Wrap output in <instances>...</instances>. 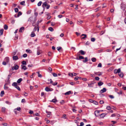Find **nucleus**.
Listing matches in <instances>:
<instances>
[{
  "mask_svg": "<svg viewBox=\"0 0 126 126\" xmlns=\"http://www.w3.org/2000/svg\"><path fill=\"white\" fill-rule=\"evenodd\" d=\"M17 84L16 82L13 83L12 84V85L15 86V87L16 88L18 91H20V89L19 87L17 85Z\"/></svg>",
  "mask_w": 126,
  "mask_h": 126,
  "instance_id": "nucleus-1",
  "label": "nucleus"
},
{
  "mask_svg": "<svg viewBox=\"0 0 126 126\" xmlns=\"http://www.w3.org/2000/svg\"><path fill=\"white\" fill-rule=\"evenodd\" d=\"M35 18H36V17H33L32 16L30 17L28 19V21H29L31 23H32L34 21V19Z\"/></svg>",
  "mask_w": 126,
  "mask_h": 126,
  "instance_id": "nucleus-2",
  "label": "nucleus"
},
{
  "mask_svg": "<svg viewBox=\"0 0 126 126\" xmlns=\"http://www.w3.org/2000/svg\"><path fill=\"white\" fill-rule=\"evenodd\" d=\"M19 67V66L17 65H15L14 67L12 66V70H17Z\"/></svg>",
  "mask_w": 126,
  "mask_h": 126,
  "instance_id": "nucleus-3",
  "label": "nucleus"
},
{
  "mask_svg": "<svg viewBox=\"0 0 126 126\" xmlns=\"http://www.w3.org/2000/svg\"><path fill=\"white\" fill-rule=\"evenodd\" d=\"M121 70L120 68L118 69V70L115 69L114 70V72L115 74L119 73L120 72Z\"/></svg>",
  "mask_w": 126,
  "mask_h": 126,
  "instance_id": "nucleus-4",
  "label": "nucleus"
},
{
  "mask_svg": "<svg viewBox=\"0 0 126 126\" xmlns=\"http://www.w3.org/2000/svg\"><path fill=\"white\" fill-rule=\"evenodd\" d=\"M42 53V51L41 50L38 49L37 51V55H39Z\"/></svg>",
  "mask_w": 126,
  "mask_h": 126,
  "instance_id": "nucleus-5",
  "label": "nucleus"
},
{
  "mask_svg": "<svg viewBox=\"0 0 126 126\" xmlns=\"http://www.w3.org/2000/svg\"><path fill=\"white\" fill-rule=\"evenodd\" d=\"M12 58L14 60L16 61L18 59V57L17 56H14Z\"/></svg>",
  "mask_w": 126,
  "mask_h": 126,
  "instance_id": "nucleus-6",
  "label": "nucleus"
},
{
  "mask_svg": "<svg viewBox=\"0 0 126 126\" xmlns=\"http://www.w3.org/2000/svg\"><path fill=\"white\" fill-rule=\"evenodd\" d=\"M24 29V27H21L20 29L19 30V32H22Z\"/></svg>",
  "mask_w": 126,
  "mask_h": 126,
  "instance_id": "nucleus-7",
  "label": "nucleus"
},
{
  "mask_svg": "<svg viewBox=\"0 0 126 126\" xmlns=\"http://www.w3.org/2000/svg\"><path fill=\"white\" fill-rule=\"evenodd\" d=\"M106 88H104L103 89L101 90L100 91V92L101 93H103L106 92Z\"/></svg>",
  "mask_w": 126,
  "mask_h": 126,
  "instance_id": "nucleus-8",
  "label": "nucleus"
},
{
  "mask_svg": "<svg viewBox=\"0 0 126 126\" xmlns=\"http://www.w3.org/2000/svg\"><path fill=\"white\" fill-rule=\"evenodd\" d=\"M47 2L46 1L43 3L42 6L43 7V8L45 7V6H46V5H47Z\"/></svg>",
  "mask_w": 126,
  "mask_h": 126,
  "instance_id": "nucleus-9",
  "label": "nucleus"
},
{
  "mask_svg": "<svg viewBox=\"0 0 126 126\" xmlns=\"http://www.w3.org/2000/svg\"><path fill=\"white\" fill-rule=\"evenodd\" d=\"M5 60L6 63H8L9 62V57H5Z\"/></svg>",
  "mask_w": 126,
  "mask_h": 126,
  "instance_id": "nucleus-10",
  "label": "nucleus"
},
{
  "mask_svg": "<svg viewBox=\"0 0 126 126\" xmlns=\"http://www.w3.org/2000/svg\"><path fill=\"white\" fill-rule=\"evenodd\" d=\"M106 115V114L105 113H102L100 114V116L101 118H103Z\"/></svg>",
  "mask_w": 126,
  "mask_h": 126,
  "instance_id": "nucleus-11",
  "label": "nucleus"
},
{
  "mask_svg": "<svg viewBox=\"0 0 126 126\" xmlns=\"http://www.w3.org/2000/svg\"><path fill=\"white\" fill-rule=\"evenodd\" d=\"M21 66L22 67V69H23L24 70H26L27 69V68L26 67L23 65H21Z\"/></svg>",
  "mask_w": 126,
  "mask_h": 126,
  "instance_id": "nucleus-12",
  "label": "nucleus"
},
{
  "mask_svg": "<svg viewBox=\"0 0 126 126\" xmlns=\"http://www.w3.org/2000/svg\"><path fill=\"white\" fill-rule=\"evenodd\" d=\"M40 23V21H38L36 23L37 25V31L38 32L39 30V27H38L39 23Z\"/></svg>",
  "mask_w": 126,
  "mask_h": 126,
  "instance_id": "nucleus-13",
  "label": "nucleus"
},
{
  "mask_svg": "<svg viewBox=\"0 0 126 126\" xmlns=\"http://www.w3.org/2000/svg\"><path fill=\"white\" fill-rule=\"evenodd\" d=\"M34 32H32L31 33V36L32 37H33L35 36V34Z\"/></svg>",
  "mask_w": 126,
  "mask_h": 126,
  "instance_id": "nucleus-14",
  "label": "nucleus"
},
{
  "mask_svg": "<svg viewBox=\"0 0 126 126\" xmlns=\"http://www.w3.org/2000/svg\"><path fill=\"white\" fill-rule=\"evenodd\" d=\"M84 36L83 37H82V39H84L87 38V35L85 34H82L81 35V36Z\"/></svg>",
  "mask_w": 126,
  "mask_h": 126,
  "instance_id": "nucleus-15",
  "label": "nucleus"
},
{
  "mask_svg": "<svg viewBox=\"0 0 126 126\" xmlns=\"http://www.w3.org/2000/svg\"><path fill=\"white\" fill-rule=\"evenodd\" d=\"M36 20V18H35L34 19V21L32 22V26H35V23Z\"/></svg>",
  "mask_w": 126,
  "mask_h": 126,
  "instance_id": "nucleus-16",
  "label": "nucleus"
},
{
  "mask_svg": "<svg viewBox=\"0 0 126 126\" xmlns=\"http://www.w3.org/2000/svg\"><path fill=\"white\" fill-rule=\"evenodd\" d=\"M4 30L3 29H1L0 30V36L3 35Z\"/></svg>",
  "mask_w": 126,
  "mask_h": 126,
  "instance_id": "nucleus-17",
  "label": "nucleus"
},
{
  "mask_svg": "<svg viewBox=\"0 0 126 126\" xmlns=\"http://www.w3.org/2000/svg\"><path fill=\"white\" fill-rule=\"evenodd\" d=\"M6 108L5 107H2L1 108V111L2 112L4 113L5 112Z\"/></svg>",
  "mask_w": 126,
  "mask_h": 126,
  "instance_id": "nucleus-18",
  "label": "nucleus"
},
{
  "mask_svg": "<svg viewBox=\"0 0 126 126\" xmlns=\"http://www.w3.org/2000/svg\"><path fill=\"white\" fill-rule=\"evenodd\" d=\"M22 78H20L17 80V82L18 83H20L22 80Z\"/></svg>",
  "mask_w": 126,
  "mask_h": 126,
  "instance_id": "nucleus-19",
  "label": "nucleus"
},
{
  "mask_svg": "<svg viewBox=\"0 0 126 126\" xmlns=\"http://www.w3.org/2000/svg\"><path fill=\"white\" fill-rule=\"evenodd\" d=\"M57 50L60 52H61L63 51L62 48H57Z\"/></svg>",
  "mask_w": 126,
  "mask_h": 126,
  "instance_id": "nucleus-20",
  "label": "nucleus"
},
{
  "mask_svg": "<svg viewBox=\"0 0 126 126\" xmlns=\"http://www.w3.org/2000/svg\"><path fill=\"white\" fill-rule=\"evenodd\" d=\"M45 90L47 92L51 91L50 89L48 87H46L45 89Z\"/></svg>",
  "mask_w": 126,
  "mask_h": 126,
  "instance_id": "nucleus-21",
  "label": "nucleus"
},
{
  "mask_svg": "<svg viewBox=\"0 0 126 126\" xmlns=\"http://www.w3.org/2000/svg\"><path fill=\"white\" fill-rule=\"evenodd\" d=\"M71 93V91H69L68 92L64 94L65 95H68L70 94Z\"/></svg>",
  "mask_w": 126,
  "mask_h": 126,
  "instance_id": "nucleus-22",
  "label": "nucleus"
},
{
  "mask_svg": "<svg viewBox=\"0 0 126 126\" xmlns=\"http://www.w3.org/2000/svg\"><path fill=\"white\" fill-rule=\"evenodd\" d=\"M25 1H21L20 2V4L21 5H25Z\"/></svg>",
  "mask_w": 126,
  "mask_h": 126,
  "instance_id": "nucleus-23",
  "label": "nucleus"
},
{
  "mask_svg": "<svg viewBox=\"0 0 126 126\" xmlns=\"http://www.w3.org/2000/svg\"><path fill=\"white\" fill-rule=\"evenodd\" d=\"M79 52L82 55H84L85 54L84 52L82 50H80L79 51Z\"/></svg>",
  "mask_w": 126,
  "mask_h": 126,
  "instance_id": "nucleus-24",
  "label": "nucleus"
},
{
  "mask_svg": "<svg viewBox=\"0 0 126 126\" xmlns=\"http://www.w3.org/2000/svg\"><path fill=\"white\" fill-rule=\"evenodd\" d=\"M96 59L95 58H93L91 59V60L93 62H95L96 61Z\"/></svg>",
  "mask_w": 126,
  "mask_h": 126,
  "instance_id": "nucleus-25",
  "label": "nucleus"
},
{
  "mask_svg": "<svg viewBox=\"0 0 126 126\" xmlns=\"http://www.w3.org/2000/svg\"><path fill=\"white\" fill-rule=\"evenodd\" d=\"M119 75L120 77H122L124 76V75L121 72L120 74H119Z\"/></svg>",
  "mask_w": 126,
  "mask_h": 126,
  "instance_id": "nucleus-26",
  "label": "nucleus"
},
{
  "mask_svg": "<svg viewBox=\"0 0 126 126\" xmlns=\"http://www.w3.org/2000/svg\"><path fill=\"white\" fill-rule=\"evenodd\" d=\"M48 30L51 32H52L53 31L54 29L51 27H49L48 28Z\"/></svg>",
  "mask_w": 126,
  "mask_h": 126,
  "instance_id": "nucleus-27",
  "label": "nucleus"
},
{
  "mask_svg": "<svg viewBox=\"0 0 126 126\" xmlns=\"http://www.w3.org/2000/svg\"><path fill=\"white\" fill-rule=\"evenodd\" d=\"M8 28V26L6 25H5L4 26V28L5 30H7Z\"/></svg>",
  "mask_w": 126,
  "mask_h": 126,
  "instance_id": "nucleus-28",
  "label": "nucleus"
},
{
  "mask_svg": "<svg viewBox=\"0 0 126 126\" xmlns=\"http://www.w3.org/2000/svg\"><path fill=\"white\" fill-rule=\"evenodd\" d=\"M107 109L109 110H111V108L110 106H107L106 107Z\"/></svg>",
  "mask_w": 126,
  "mask_h": 126,
  "instance_id": "nucleus-29",
  "label": "nucleus"
},
{
  "mask_svg": "<svg viewBox=\"0 0 126 126\" xmlns=\"http://www.w3.org/2000/svg\"><path fill=\"white\" fill-rule=\"evenodd\" d=\"M22 13L21 12H19L18 13V15H17V17H18L22 15Z\"/></svg>",
  "mask_w": 126,
  "mask_h": 126,
  "instance_id": "nucleus-30",
  "label": "nucleus"
},
{
  "mask_svg": "<svg viewBox=\"0 0 126 126\" xmlns=\"http://www.w3.org/2000/svg\"><path fill=\"white\" fill-rule=\"evenodd\" d=\"M57 101V99H52V101H50L53 102L54 103L56 102Z\"/></svg>",
  "mask_w": 126,
  "mask_h": 126,
  "instance_id": "nucleus-31",
  "label": "nucleus"
},
{
  "mask_svg": "<svg viewBox=\"0 0 126 126\" xmlns=\"http://www.w3.org/2000/svg\"><path fill=\"white\" fill-rule=\"evenodd\" d=\"M103 84V83L101 82H99L98 83V84L99 86H101Z\"/></svg>",
  "mask_w": 126,
  "mask_h": 126,
  "instance_id": "nucleus-32",
  "label": "nucleus"
},
{
  "mask_svg": "<svg viewBox=\"0 0 126 126\" xmlns=\"http://www.w3.org/2000/svg\"><path fill=\"white\" fill-rule=\"evenodd\" d=\"M26 51L29 53H31L32 52L29 49H26Z\"/></svg>",
  "mask_w": 126,
  "mask_h": 126,
  "instance_id": "nucleus-33",
  "label": "nucleus"
},
{
  "mask_svg": "<svg viewBox=\"0 0 126 126\" xmlns=\"http://www.w3.org/2000/svg\"><path fill=\"white\" fill-rule=\"evenodd\" d=\"M33 115L34 116H40L39 114L37 113H36L35 114H33Z\"/></svg>",
  "mask_w": 126,
  "mask_h": 126,
  "instance_id": "nucleus-34",
  "label": "nucleus"
},
{
  "mask_svg": "<svg viewBox=\"0 0 126 126\" xmlns=\"http://www.w3.org/2000/svg\"><path fill=\"white\" fill-rule=\"evenodd\" d=\"M17 51L16 50L15 51L12 53V54L14 56L16 54Z\"/></svg>",
  "mask_w": 126,
  "mask_h": 126,
  "instance_id": "nucleus-35",
  "label": "nucleus"
},
{
  "mask_svg": "<svg viewBox=\"0 0 126 126\" xmlns=\"http://www.w3.org/2000/svg\"><path fill=\"white\" fill-rule=\"evenodd\" d=\"M42 2L41 1H40L38 3L37 5L38 6H40L41 5Z\"/></svg>",
  "mask_w": 126,
  "mask_h": 126,
  "instance_id": "nucleus-36",
  "label": "nucleus"
},
{
  "mask_svg": "<svg viewBox=\"0 0 126 126\" xmlns=\"http://www.w3.org/2000/svg\"><path fill=\"white\" fill-rule=\"evenodd\" d=\"M88 61L87 58V57H85V60H83V61L84 63H85L87 62Z\"/></svg>",
  "mask_w": 126,
  "mask_h": 126,
  "instance_id": "nucleus-37",
  "label": "nucleus"
},
{
  "mask_svg": "<svg viewBox=\"0 0 126 126\" xmlns=\"http://www.w3.org/2000/svg\"><path fill=\"white\" fill-rule=\"evenodd\" d=\"M37 27L36 26H35L33 30V32H35L37 30Z\"/></svg>",
  "mask_w": 126,
  "mask_h": 126,
  "instance_id": "nucleus-38",
  "label": "nucleus"
},
{
  "mask_svg": "<svg viewBox=\"0 0 126 126\" xmlns=\"http://www.w3.org/2000/svg\"><path fill=\"white\" fill-rule=\"evenodd\" d=\"M38 74V77H42V75L40 74L39 72H37Z\"/></svg>",
  "mask_w": 126,
  "mask_h": 126,
  "instance_id": "nucleus-39",
  "label": "nucleus"
},
{
  "mask_svg": "<svg viewBox=\"0 0 126 126\" xmlns=\"http://www.w3.org/2000/svg\"><path fill=\"white\" fill-rule=\"evenodd\" d=\"M95 40V39L94 38H91V41L92 42H94Z\"/></svg>",
  "mask_w": 126,
  "mask_h": 126,
  "instance_id": "nucleus-40",
  "label": "nucleus"
},
{
  "mask_svg": "<svg viewBox=\"0 0 126 126\" xmlns=\"http://www.w3.org/2000/svg\"><path fill=\"white\" fill-rule=\"evenodd\" d=\"M4 94V92L3 91H1V93H0V95L1 96H2L3 94Z\"/></svg>",
  "mask_w": 126,
  "mask_h": 126,
  "instance_id": "nucleus-41",
  "label": "nucleus"
},
{
  "mask_svg": "<svg viewBox=\"0 0 126 126\" xmlns=\"http://www.w3.org/2000/svg\"><path fill=\"white\" fill-rule=\"evenodd\" d=\"M21 63L23 64V65L26 64V62L25 61H23Z\"/></svg>",
  "mask_w": 126,
  "mask_h": 126,
  "instance_id": "nucleus-42",
  "label": "nucleus"
},
{
  "mask_svg": "<svg viewBox=\"0 0 126 126\" xmlns=\"http://www.w3.org/2000/svg\"><path fill=\"white\" fill-rule=\"evenodd\" d=\"M95 80L98 81L99 80V78L98 77H95Z\"/></svg>",
  "mask_w": 126,
  "mask_h": 126,
  "instance_id": "nucleus-43",
  "label": "nucleus"
},
{
  "mask_svg": "<svg viewBox=\"0 0 126 126\" xmlns=\"http://www.w3.org/2000/svg\"><path fill=\"white\" fill-rule=\"evenodd\" d=\"M15 11L16 13H17L18 12V8H15Z\"/></svg>",
  "mask_w": 126,
  "mask_h": 126,
  "instance_id": "nucleus-44",
  "label": "nucleus"
},
{
  "mask_svg": "<svg viewBox=\"0 0 126 126\" xmlns=\"http://www.w3.org/2000/svg\"><path fill=\"white\" fill-rule=\"evenodd\" d=\"M97 67H102V64L101 63H99L98 64Z\"/></svg>",
  "mask_w": 126,
  "mask_h": 126,
  "instance_id": "nucleus-45",
  "label": "nucleus"
},
{
  "mask_svg": "<svg viewBox=\"0 0 126 126\" xmlns=\"http://www.w3.org/2000/svg\"><path fill=\"white\" fill-rule=\"evenodd\" d=\"M27 56V55L26 54H24L23 55V57L24 58H25Z\"/></svg>",
  "mask_w": 126,
  "mask_h": 126,
  "instance_id": "nucleus-46",
  "label": "nucleus"
},
{
  "mask_svg": "<svg viewBox=\"0 0 126 126\" xmlns=\"http://www.w3.org/2000/svg\"><path fill=\"white\" fill-rule=\"evenodd\" d=\"M11 75H12L11 74H10L8 75V81H9V79L10 78V76H11Z\"/></svg>",
  "mask_w": 126,
  "mask_h": 126,
  "instance_id": "nucleus-47",
  "label": "nucleus"
},
{
  "mask_svg": "<svg viewBox=\"0 0 126 126\" xmlns=\"http://www.w3.org/2000/svg\"><path fill=\"white\" fill-rule=\"evenodd\" d=\"M53 75L54 77H56L57 76V74L55 73H53Z\"/></svg>",
  "mask_w": 126,
  "mask_h": 126,
  "instance_id": "nucleus-48",
  "label": "nucleus"
},
{
  "mask_svg": "<svg viewBox=\"0 0 126 126\" xmlns=\"http://www.w3.org/2000/svg\"><path fill=\"white\" fill-rule=\"evenodd\" d=\"M79 59H84V57L83 56H80L79 57Z\"/></svg>",
  "mask_w": 126,
  "mask_h": 126,
  "instance_id": "nucleus-49",
  "label": "nucleus"
},
{
  "mask_svg": "<svg viewBox=\"0 0 126 126\" xmlns=\"http://www.w3.org/2000/svg\"><path fill=\"white\" fill-rule=\"evenodd\" d=\"M52 84L53 85H56L58 83L57 82H54L53 83H52Z\"/></svg>",
  "mask_w": 126,
  "mask_h": 126,
  "instance_id": "nucleus-50",
  "label": "nucleus"
},
{
  "mask_svg": "<svg viewBox=\"0 0 126 126\" xmlns=\"http://www.w3.org/2000/svg\"><path fill=\"white\" fill-rule=\"evenodd\" d=\"M48 55L49 56H50L51 55L52 53L51 52H48Z\"/></svg>",
  "mask_w": 126,
  "mask_h": 126,
  "instance_id": "nucleus-51",
  "label": "nucleus"
},
{
  "mask_svg": "<svg viewBox=\"0 0 126 126\" xmlns=\"http://www.w3.org/2000/svg\"><path fill=\"white\" fill-rule=\"evenodd\" d=\"M79 77H76L74 78V80H78Z\"/></svg>",
  "mask_w": 126,
  "mask_h": 126,
  "instance_id": "nucleus-52",
  "label": "nucleus"
},
{
  "mask_svg": "<svg viewBox=\"0 0 126 126\" xmlns=\"http://www.w3.org/2000/svg\"><path fill=\"white\" fill-rule=\"evenodd\" d=\"M93 103L95 104V105H97L98 104V102L95 101H93Z\"/></svg>",
  "mask_w": 126,
  "mask_h": 126,
  "instance_id": "nucleus-53",
  "label": "nucleus"
},
{
  "mask_svg": "<svg viewBox=\"0 0 126 126\" xmlns=\"http://www.w3.org/2000/svg\"><path fill=\"white\" fill-rule=\"evenodd\" d=\"M46 6H47V7H46V9H49L50 6V5L49 4H47L46 5Z\"/></svg>",
  "mask_w": 126,
  "mask_h": 126,
  "instance_id": "nucleus-54",
  "label": "nucleus"
},
{
  "mask_svg": "<svg viewBox=\"0 0 126 126\" xmlns=\"http://www.w3.org/2000/svg\"><path fill=\"white\" fill-rule=\"evenodd\" d=\"M109 97L111 99H112L114 98V97L112 95H109Z\"/></svg>",
  "mask_w": 126,
  "mask_h": 126,
  "instance_id": "nucleus-55",
  "label": "nucleus"
},
{
  "mask_svg": "<svg viewBox=\"0 0 126 126\" xmlns=\"http://www.w3.org/2000/svg\"><path fill=\"white\" fill-rule=\"evenodd\" d=\"M98 74L97 75L100 76H101L102 75V73L100 72H98Z\"/></svg>",
  "mask_w": 126,
  "mask_h": 126,
  "instance_id": "nucleus-56",
  "label": "nucleus"
},
{
  "mask_svg": "<svg viewBox=\"0 0 126 126\" xmlns=\"http://www.w3.org/2000/svg\"><path fill=\"white\" fill-rule=\"evenodd\" d=\"M46 112L48 114H50L51 113V112L50 111H47L46 110Z\"/></svg>",
  "mask_w": 126,
  "mask_h": 126,
  "instance_id": "nucleus-57",
  "label": "nucleus"
},
{
  "mask_svg": "<svg viewBox=\"0 0 126 126\" xmlns=\"http://www.w3.org/2000/svg\"><path fill=\"white\" fill-rule=\"evenodd\" d=\"M2 125L4 126H7V124L6 123H4L2 124Z\"/></svg>",
  "mask_w": 126,
  "mask_h": 126,
  "instance_id": "nucleus-58",
  "label": "nucleus"
},
{
  "mask_svg": "<svg viewBox=\"0 0 126 126\" xmlns=\"http://www.w3.org/2000/svg\"><path fill=\"white\" fill-rule=\"evenodd\" d=\"M70 84L72 85H74L75 84V83H74L73 82H70Z\"/></svg>",
  "mask_w": 126,
  "mask_h": 126,
  "instance_id": "nucleus-59",
  "label": "nucleus"
},
{
  "mask_svg": "<svg viewBox=\"0 0 126 126\" xmlns=\"http://www.w3.org/2000/svg\"><path fill=\"white\" fill-rule=\"evenodd\" d=\"M51 17V16H48L47 17V20L49 19Z\"/></svg>",
  "mask_w": 126,
  "mask_h": 126,
  "instance_id": "nucleus-60",
  "label": "nucleus"
},
{
  "mask_svg": "<svg viewBox=\"0 0 126 126\" xmlns=\"http://www.w3.org/2000/svg\"><path fill=\"white\" fill-rule=\"evenodd\" d=\"M95 82L93 81H92L91 82V83L90 84V85H91L93 84H94V83H95Z\"/></svg>",
  "mask_w": 126,
  "mask_h": 126,
  "instance_id": "nucleus-61",
  "label": "nucleus"
},
{
  "mask_svg": "<svg viewBox=\"0 0 126 126\" xmlns=\"http://www.w3.org/2000/svg\"><path fill=\"white\" fill-rule=\"evenodd\" d=\"M84 125V123L83 122H81L80 123V126H83Z\"/></svg>",
  "mask_w": 126,
  "mask_h": 126,
  "instance_id": "nucleus-62",
  "label": "nucleus"
},
{
  "mask_svg": "<svg viewBox=\"0 0 126 126\" xmlns=\"http://www.w3.org/2000/svg\"><path fill=\"white\" fill-rule=\"evenodd\" d=\"M82 79L85 81H86L87 80V79L86 78H82Z\"/></svg>",
  "mask_w": 126,
  "mask_h": 126,
  "instance_id": "nucleus-63",
  "label": "nucleus"
},
{
  "mask_svg": "<svg viewBox=\"0 0 126 126\" xmlns=\"http://www.w3.org/2000/svg\"><path fill=\"white\" fill-rule=\"evenodd\" d=\"M104 33V32L103 31H102L100 33V34L101 35L103 34Z\"/></svg>",
  "mask_w": 126,
  "mask_h": 126,
  "instance_id": "nucleus-64",
  "label": "nucleus"
}]
</instances>
